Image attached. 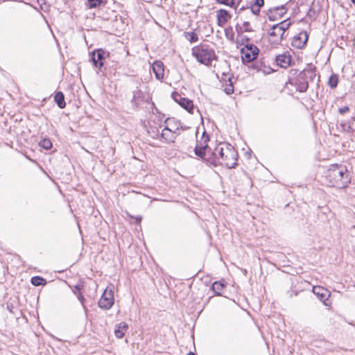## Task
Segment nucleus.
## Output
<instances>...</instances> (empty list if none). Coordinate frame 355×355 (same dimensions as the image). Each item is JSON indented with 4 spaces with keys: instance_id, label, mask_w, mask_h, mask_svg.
<instances>
[{
    "instance_id": "f257e3e1",
    "label": "nucleus",
    "mask_w": 355,
    "mask_h": 355,
    "mask_svg": "<svg viewBox=\"0 0 355 355\" xmlns=\"http://www.w3.org/2000/svg\"><path fill=\"white\" fill-rule=\"evenodd\" d=\"M236 160V151L227 143L218 144L214 150L210 151V155L207 158V162L214 166L223 165L229 168L235 166Z\"/></svg>"
},
{
    "instance_id": "f03ea898",
    "label": "nucleus",
    "mask_w": 355,
    "mask_h": 355,
    "mask_svg": "<svg viewBox=\"0 0 355 355\" xmlns=\"http://www.w3.org/2000/svg\"><path fill=\"white\" fill-rule=\"evenodd\" d=\"M326 178L330 186L338 188H345L350 182L346 167L338 164L330 166L327 171Z\"/></svg>"
},
{
    "instance_id": "7ed1b4c3",
    "label": "nucleus",
    "mask_w": 355,
    "mask_h": 355,
    "mask_svg": "<svg viewBox=\"0 0 355 355\" xmlns=\"http://www.w3.org/2000/svg\"><path fill=\"white\" fill-rule=\"evenodd\" d=\"M192 55L201 64L209 65L216 59L215 52L205 46H194L192 49Z\"/></svg>"
},
{
    "instance_id": "20e7f679",
    "label": "nucleus",
    "mask_w": 355,
    "mask_h": 355,
    "mask_svg": "<svg viewBox=\"0 0 355 355\" xmlns=\"http://www.w3.org/2000/svg\"><path fill=\"white\" fill-rule=\"evenodd\" d=\"M259 50L257 46H243L241 49V57L243 63H248L255 60Z\"/></svg>"
},
{
    "instance_id": "39448f33",
    "label": "nucleus",
    "mask_w": 355,
    "mask_h": 355,
    "mask_svg": "<svg viewBox=\"0 0 355 355\" xmlns=\"http://www.w3.org/2000/svg\"><path fill=\"white\" fill-rule=\"evenodd\" d=\"M110 53L105 51L102 49H98L94 51L91 54V59L95 67L101 69L103 64L104 61L109 57Z\"/></svg>"
},
{
    "instance_id": "423d86ee",
    "label": "nucleus",
    "mask_w": 355,
    "mask_h": 355,
    "mask_svg": "<svg viewBox=\"0 0 355 355\" xmlns=\"http://www.w3.org/2000/svg\"><path fill=\"white\" fill-rule=\"evenodd\" d=\"M114 293L111 289H105L101 299L98 301V306L100 308L108 310L114 304Z\"/></svg>"
},
{
    "instance_id": "0eeeda50",
    "label": "nucleus",
    "mask_w": 355,
    "mask_h": 355,
    "mask_svg": "<svg viewBox=\"0 0 355 355\" xmlns=\"http://www.w3.org/2000/svg\"><path fill=\"white\" fill-rule=\"evenodd\" d=\"M312 291L325 306H331V303L329 302L330 292L327 289L322 286H314Z\"/></svg>"
},
{
    "instance_id": "6e6552de",
    "label": "nucleus",
    "mask_w": 355,
    "mask_h": 355,
    "mask_svg": "<svg viewBox=\"0 0 355 355\" xmlns=\"http://www.w3.org/2000/svg\"><path fill=\"white\" fill-rule=\"evenodd\" d=\"M236 31L237 33V42L239 44H250L249 42H257L258 40H253V35L250 33H242V28H240L239 24L236 25Z\"/></svg>"
},
{
    "instance_id": "1a4fd4ad",
    "label": "nucleus",
    "mask_w": 355,
    "mask_h": 355,
    "mask_svg": "<svg viewBox=\"0 0 355 355\" xmlns=\"http://www.w3.org/2000/svg\"><path fill=\"white\" fill-rule=\"evenodd\" d=\"M173 98L182 107L184 108L189 113H193V101L182 97L180 94L175 92L172 94Z\"/></svg>"
},
{
    "instance_id": "9d476101",
    "label": "nucleus",
    "mask_w": 355,
    "mask_h": 355,
    "mask_svg": "<svg viewBox=\"0 0 355 355\" xmlns=\"http://www.w3.org/2000/svg\"><path fill=\"white\" fill-rule=\"evenodd\" d=\"M233 76L232 74H226L225 73H223V77L221 79V82L223 83V87H224V91L227 94H231L234 92V85L232 83Z\"/></svg>"
},
{
    "instance_id": "9b49d317",
    "label": "nucleus",
    "mask_w": 355,
    "mask_h": 355,
    "mask_svg": "<svg viewBox=\"0 0 355 355\" xmlns=\"http://www.w3.org/2000/svg\"><path fill=\"white\" fill-rule=\"evenodd\" d=\"M178 130V128L175 130H172L171 128L166 127L162 132V137L167 142H174L177 135H179Z\"/></svg>"
},
{
    "instance_id": "f8f14e48",
    "label": "nucleus",
    "mask_w": 355,
    "mask_h": 355,
    "mask_svg": "<svg viewBox=\"0 0 355 355\" xmlns=\"http://www.w3.org/2000/svg\"><path fill=\"white\" fill-rule=\"evenodd\" d=\"M306 72V71H304L300 73L295 80L296 89L300 92H306L309 87L308 82L304 80Z\"/></svg>"
},
{
    "instance_id": "ddd939ff",
    "label": "nucleus",
    "mask_w": 355,
    "mask_h": 355,
    "mask_svg": "<svg viewBox=\"0 0 355 355\" xmlns=\"http://www.w3.org/2000/svg\"><path fill=\"white\" fill-rule=\"evenodd\" d=\"M216 13L217 24L219 26H223L231 18V15L225 9H220Z\"/></svg>"
},
{
    "instance_id": "4468645a",
    "label": "nucleus",
    "mask_w": 355,
    "mask_h": 355,
    "mask_svg": "<svg viewBox=\"0 0 355 355\" xmlns=\"http://www.w3.org/2000/svg\"><path fill=\"white\" fill-rule=\"evenodd\" d=\"M153 70L157 79L161 80L164 78V64L161 61L157 60L153 62Z\"/></svg>"
},
{
    "instance_id": "2eb2a0df",
    "label": "nucleus",
    "mask_w": 355,
    "mask_h": 355,
    "mask_svg": "<svg viewBox=\"0 0 355 355\" xmlns=\"http://www.w3.org/2000/svg\"><path fill=\"white\" fill-rule=\"evenodd\" d=\"M277 64L282 68H287L291 64V56L286 54L279 55L276 57Z\"/></svg>"
},
{
    "instance_id": "dca6fc26",
    "label": "nucleus",
    "mask_w": 355,
    "mask_h": 355,
    "mask_svg": "<svg viewBox=\"0 0 355 355\" xmlns=\"http://www.w3.org/2000/svg\"><path fill=\"white\" fill-rule=\"evenodd\" d=\"M128 329V325L125 322H121L115 326L114 329V334L115 336L119 338H121L123 337L125 333L127 331Z\"/></svg>"
},
{
    "instance_id": "f3484780",
    "label": "nucleus",
    "mask_w": 355,
    "mask_h": 355,
    "mask_svg": "<svg viewBox=\"0 0 355 355\" xmlns=\"http://www.w3.org/2000/svg\"><path fill=\"white\" fill-rule=\"evenodd\" d=\"M212 150L211 148H208L207 146H196L195 148V153L196 155L205 159L207 161V158L210 155V151Z\"/></svg>"
},
{
    "instance_id": "a211bd4d",
    "label": "nucleus",
    "mask_w": 355,
    "mask_h": 355,
    "mask_svg": "<svg viewBox=\"0 0 355 355\" xmlns=\"http://www.w3.org/2000/svg\"><path fill=\"white\" fill-rule=\"evenodd\" d=\"M309 40V35L306 31H302L300 32L297 35H295L293 37V41L292 44L293 43L299 42V44H306Z\"/></svg>"
},
{
    "instance_id": "6ab92c4d",
    "label": "nucleus",
    "mask_w": 355,
    "mask_h": 355,
    "mask_svg": "<svg viewBox=\"0 0 355 355\" xmlns=\"http://www.w3.org/2000/svg\"><path fill=\"white\" fill-rule=\"evenodd\" d=\"M284 28L282 26H279V25H273L272 28L269 30L268 34L271 37H277L279 36L280 39H282L284 35Z\"/></svg>"
},
{
    "instance_id": "aec40b11",
    "label": "nucleus",
    "mask_w": 355,
    "mask_h": 355,
    "mask_svg": "<svg viewBox=\"0 0 355 355\" xmlns=\"http://www.w3.org/2000/svg\"><path fill=\"white\" fill-rule=\"evenodd\" d=\"M54 100L56 102L58 106L60 108H64L66 106V103L64 101V96L62 92H58L54 96Z\"/></svg>"
},
{
    "instance_id": "412c9836",
    "label": "nucleus",
    "mask_w": 355,
    "mask_h": 355,
    "mask_svg": "<svg viewBox=\"0 0 355 355\" xmlns=\"http://www.w3.org/2000/svg\"><path fill=\"white\" fill-rule=\"evenodd\" d=\"M225 285L220 282H215L211 286V290L216 295H221L222 291L225 288Z\"/></svg>"
},
{
    "instance_id": "4be33fe9",
    "label": "nucleus",
    "mask_w": 355,
    "mask_h": 355,
    "mask_svg": "<svg viewBox=\"0 0 355 355\" xmlns=\"http://www.w3.org/2000/svg\"><path fill=\"white\" fill-rule=\"evenodd\" d=\"M33 285L35 286H44L46 284V280L40 276H35L31 280Z\"/></svg>"
},
{
    "instance_id": "5701e85b",
    "label": "nucleus",
    "mask_w": 355,
    "mask_h": 355,
    "mask_svg": "<svg viewBox=\"0 0 355 355\" xmlns=\"http://www.w3.org/2000/svg\"><path fill=\"white\" fill-rule=\"evenodd\" d=\"M184 35L187 41L193 43L198 41V35L195 32H184Z\"/></svg>"
},
{
    "instance_id": "b1692460",
    "label": "nucleus",
    "mask_w": 355,
    "mask_h": 355,
    "mask_svg": "<svg viewBox=\"0 0 355 355\" xmlns=\"http://www.w3.org/2000/svg\"><path fill=\"white\" fill-rule=\"evenodd\" d=\"M338 75H336L335 73L331 74L328 80L329 86L332 89L336 88L338 85Z\"/></svg>"
},
{
    "instance_id": "393cba45",
    "label": "nucleus",
    "mask_w": 355,
    "mask_h": 355,
    "mask_svg": "<svg viewBox=\"0 0 355 355\" xmlns=\"http://www.w3.org/2000/svg\"><path fill=\"white\" fill-rule=\"evenodd\" d=\"M240 28H242V33H250V34H254L250 26V24L248 21H244L242 26L240 25Z\"/></svg>"
},
{
    "instance_id": "a878e982",
    "label": "nucleus",
    "mask_w": 355,
    "mask_h": 355,
    "mask_svg": "<svg viewBox=\"0 0 355 355\" xmlns=\"http://www.w3.org/2000/svg\"><path fill=\"white\" fill-rule=\"evenodd\" d=\"M76 291H73V293L77 296L78 299L79 300V301L82 304L84 309L86 311L87 308L84 305L85 298H84L83 295H82L81 292L80 291V288L78 286H76Z\"/></svg>"
},
{
    "instance_id": "bb28decb",
    "label": "nucleus",
    "mask_w": 355,
    "mask_h": 355,
    "mask_svg": "<svg viewBox=\"0 0 355 355\" xmlns=\"http://www.w3.org/2000/svg\"><path fill=\"white\" fill-rule=\"evenodd\" d=\"M103 0H87V7L89 8H96L98 7Z\"/></svg>"
},
{
    "instance_id": "cd10ccee",
    "label": "nucleus",
    "mask_w": 355,
    "mask_h": 355,
    "mask_svg": "<svg viewBox=\"0 0 355 355\" xmlns=\"http://www.w3.org/2000/svg\"><path fill=\"white\" fill-rule=\"evenodd\" d=\"M142 93L141 91L137 90L133 92V97L132 99V101L136 105H139L140 103V97L141 96Z\"/></svg>"
},
{
    "instance_id": "c85d7f7f",
    "label": "nucleus",
    "mask_w": 355,
    "mask_h": 355,
    "mask_svg": "<svg viewBox=\"0 0 355 355\" xmlns=\"http://www.w3.org/2000/svg\"><path fill=\"white\" fill-rule=\"evenodd\" d=\"M343 130L345 132H350L353 131L352 123L350 121H345L340 123Z\"/></svg>"
},
{
    "instance_id": "c756f323",
    "label": "nucleus",
    "mask_w": 355,
    "mask_h": 355,
    "mask_svg": "<svg viewBox=\"0 0 355 355\" xmlns=\"http://www.w3.org/2000/svg\"><path fill=\"white\" fill-rule=\"evenodd\" d=\"M40 145L41 147L46 150H49L52 147V143L50 139H42L40 141Z\"/></svg>"
},
{
    "instance_id": "7c9ffc66",
    "label": "nucleus",
    "mask_w": 355,
    "mask_h": 355,
    "mask_svg": "<svg viewBox=\"0 0 355 355\" xmlns=\"http://www.w3.org/2000/svg\"><path fill=\"white\" fill-rule=\"evenodd\" d=\"M274 12H275L280 17H282L284 13H286V10L284 6L280 7H276L273 9Z\"/></svg>"
},
{
    "instance_id": "2f4dec72",
    "label": "nucleus",
    "mask_w": 355,
    "mask_h": 355,
    "mask_svg": "<svg viewBox=\"0 0 355 355\" xmlns=\"http://www.w3.org/2000/svg\"><path fill=\"white\" fill-rule=\"evenodd\" d=\"M219 4L233 7L234 6V0H216Z\"/></svg>"
},
{
    "instance_id": "473e14b6",
    "label": "nucleus",
    "mask_w": 355,
    "mask_h": 355,
    "mask_svg": "<svg viewBox=\"0 0 355 355\" xmlns=\"http://www.w3.org/2000/svg\"><path fill=\"white\" fill-rule=\"evenodd\" d=\"M261 8V7L257 6H255V4L253 3L250 6L251 12L254 15H258L260 12Z\"/></svg>"
},
{
    "instance_id": "72a5a7b5",
    "label": "nucleus",
    "mask_w": 355,
    "mask_h": 355,
    "mask_svg": "<svg viewBox=\"0 0 355 355\" xmlns=\"http://www.w3.org/2000/svg\"><path fill=\"white\" fill-rule=\"evenodd\" d=\"M276 25H279V26H282V28H284V32H285V31L287 28H288L290 23L287 22L286 20H284V21H281L280 23L277 24Z\"/></svg>"
},
{
    "instance_id": "f704fd0d",
    "label": "nucleus",
    "mask_w": 355,
    "mask_h": 355,
    "mask_svg": "<svg viewBox=\"0 0 355 355\" xmlns=\"http://www.w3.org/2000/svg\"><path fill=\"white\" fill-rule=\"evenodd\" d=\"M268 11H269V13L268 14V19L270 21H275V20H276L275 15L273 13L274 12L273 9H270Z\"/></svg>"
},
{
    "instance_id": "c9c22d12",
    "label": "nucleus",
    "mask_w": 355,
    "mask_h": 355,
    "mask_svg": "<svg viewBox=\"0 0 355 355\" xmlns=\"http://www.w3.org/2000/svg\"><path fill=\"white\" fill-rule=\"evenodd\" d=\"M349 110V108L348 106H345L343 107H340L339 108V112L341 114H343L346 112H347Z\"/></svg>"
},
{
    "instance_id": "e433bc0d",
    "label": "nucleus",
    "mask_w": 355,
    "mask_h": 355,
    "mask_svg": "<svg viewBox=\"0 0 355 355\" xmlns=\"http://www.w3.org/2000/svg\"><path fill=\"white\" fill-rule=\"evenodd\" d=\"M254 4L257 6L262 7L264 4V0H254Z\"/></svg>"
},
{
    "instance_id": "4c0bfd02",
    "label": "nucleus",
    "mask_w": 355,
    "mask_h": 355,
    "mask_svg": "<svg viewBox=\"0 0 355 355\" xmlns=\"http://www.w3.org/2000/svg\"><path fill=\"white\" fill-rule=\"evenodd\" d=\"M37 2L42 6V3H45V0H37Z\"/></svg>"
},
{
    "instance_id": "58836bf2",
    "label": "nucleus",
    "mask_w": 355,
    "mask_h": 355,
    "mask_svg": "<svg viewBox=\"0 0 355 355\" xmlns=\"http://www.w3.org/2000/svg\"><path fill=\"white\" fill-rule=\"evenodd\" d=\"M245 9V8L244 6H242V7H241V8H240V9L239 10L238 13H239H239H241V12L242 10H244Z\"/></svg>"
},
{
    "instance_id": "ea45409f",
    "label": "nucleus",
    "mask_w": 355,
    "mask_h": 355,
    "mask_svg": "<svg viewBox=\"0 0 355 355\" xmlns=\"http://www.w3.org/2000/svg\"><path fill=\"white\" fill-rule=\"evenodd\" d=\"M304 47V46H297V48L302 49Z\"/></svg>"
},
{
    "instance_id": "a19ab883",
    "label": "nucleus",
    "mask_w": 355,
    "mask_h": 355,
    "mask_svg": "<svg viewBox=\"0 0 355 355\" xmlns=\"http://www.w3.org/2000/svg\"><path fill=\"white\" fill-rule=\"evenodd\" d=\"M277 44V41H273L271 44Z\"/></svg>"
},
{
    "instance_id": "79ce46f5",
    "label": "nucleus",
    "mask_w": 355,
    "mask_h": 355,
    "mask_svg": "<svg viewBox=\"0 0 355 355\" xmlns=\"http://www.w3.org/2000/svg\"><path fill=\"white\" fill-rule=\"evenodd\" d=\"M187 355H196L193 352H189Z\"/></svg>"
},
{
    "instance_id": "37998d69",
    "label": "nucleus",
    "mask_w": 355,
    "mask_h": 355,
    "mask_svg": "<svg viewBox=\"0 0 355 355\" xmlns=\"http://www.w3.org/2000/svg\"><path fill=\"white\" fill-rule=\"evenodd\" d=\"M352 3H355V0H352Z\"/></svg>"
}]
</instances>
